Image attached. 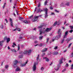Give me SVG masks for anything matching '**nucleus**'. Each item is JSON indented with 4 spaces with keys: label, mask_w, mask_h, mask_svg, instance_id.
Returning a JSON list of instances; mask_svg holds the SVG:
<instances>
[{
    "label": "nucleus",
    "mask_w": 73,
    "mask_h": 73,
    "mask_svg": "<svg viewBox=\"0 0 73 73\" xmlns=\"http://www.w3.org/2000/svg\"><path fill=\"white\" fill-rule=\"evenodd\" d=\"M27 62H26L24 64H21V66H25V65L26 64H27Z\"/></svg>",
    "instance_id": "obj_13"
},
{
    "label": "nucleus",
    "mask_w": 73,
    "mask_h": 73,
    "mask_svg": "<svg viewBox=\"0 0 73 73\" xmlns=\"http://www.w3.org/2000/svg\"><path fill=\"white\" fill-rule=\"evenodd\" d=\"M7 37L5 36L4 38V40H7Z\"/></svg>",
    "instance_id": "obj_40"
},
{
    "label": "nucleus",
    "mask_w": 73,
    "mask_h": 73,
    "mask_svg": "<svg viewBox=\"0 0 73 73\" xmlns=\"http://www.w3.org/2000/svg\"><path fill=\"white\" fill-rule=\"evenodd\" d=\"M54 49H57V46H55L54 48Z\"/></svg>",
    "instance_id": "obj_49"
},
{
    "label": "nucleus",
    "mask_w": 73,
    "mask_h": 73,
    "mask_svg": "<svg viewBox=\"0 0 73 73\" xmlns=\"http://www.w3.org/2000/svg\"><path fill=\"white\" fill-rule=\"evenodd\" d=\"M57 23V21H56L55 23H54L53 25V26H56Z\"/></svg>",
    "instance_id": "obj_29"
},
{
    "label": "nucleus",
    "mask_w": 73,
    "mask_h": 73,
    "mask_svg": "<svg viewBox=\"0 0 73 73\" xmlns=\"http://www.w3.org/2000/svg\"><path fill=\"white\" fill-rule=\"evenodd\" d=\"M52 29V28H47L45 30V31L46 32H49Z\"/></svg>",
    "instance_id": "obj_9"
},
{
    "label": "nucleus",
    "mask_w": 73,
    "mask_h": 73,
    "mask_svg": "<svg viewBox=\"0 0 73 73\" xmlns=\"http://www.w3.org/2000/svg\"><path fill=\"white\" fill-rule=\"evenodd\" d=\"M36 10H37V7H36L35 8L34 13L36 12Z\"/></svg>",
    "instance_id": "obj_39"
},
{
    "label": "nucleus",
    "mask_w": 73,
    "mask_h": 73,
    "mask_svg": "<svg viewBox=\"0 0 73 73\" xmlns=\"http://www.w3.org/2000/svg\"><path fill=\"white\" fill-rule=\"evenodd\" d=\"M28 53V51H26L24 52V54H26Z\"/></svg>",
    "instance_id": "obj_33"
},
{
    "label": "nucleus",
    "mask_w": 73,
    "mask_h": 73,
    "mask_svg": "<svg viewBox=\"0 0 73 73\" xmlns=\"http://www.w3.org/2000/svg\"><path fill=\"white\" fill-rule=\"evenodd\" d=\"M42 27H43V25H41L39 26H38V28L39 29H40V28H42Z\"/></svg>",
    "instance_id": "obj_23"
},
{
    "label": "nucleus",
    "mask_w": 73,
    "mask_h": 73,
    "mask_svg": "<svg viewBox=\"0 0 73 73\" xmlns=\"http://www.w3.org/2000/svg\"><path fill=\"white\" fill-rule=\"evenodd\" d=\"M13 45H15V46L16 45V44H15V42L13 43Z\"/></svg>",
    "instance_id": "obj_62"
},
{
    "label": "nucleus",
    "mask_w": 73,
    "mask_h": 73,
    "mask_svg": "<svg viewBox=\"0 0 73 73\" xmlns=\"http://www.w3.org/2000/svg\"><path fill=\"white\" fill-rule=\"evenodd\" d=\"M6 41L8 43L9 41H10V38H8L6 39Z\"/></svg>",
    "instance_id": "obj_19"
},
{
    "label": "nucleus",
    "mask_w": 73,
    "mask_h": 73,
    "mask_svg": "<svg viewBox=\"0 0 73 73\" xmlns=\"http://www.w3.org/2000/svg\"><path fill=\"white\" fill-rule=\"evenodd\" d=\"M9 21L10 22V25H11V27H13V22H12V19L10 18L9 19Z\"/></svg>",
    "instance_id": "obj_7"
},
{
    "label": "nucleus",
    "mask_w": 73,
    "mask_h": 73,
    "mask_svg": "<svg viewBox=\"0 0 73 73\" xmlns=\"http://www.w3.org/2000/svg\"><path fill=\"white\" fill-rule=\"evenodd\" d=\"M47 3H48V1L46 0L45 1V2L44 3V6H45V5H46Z\"/></svg>",
    "instance_id": "obj_22"
},
{
    "label": "nucleus",
    "mask_w": 73,
    "mask_h": 73,
    "mask_svg": "<svg viewBox=\"0 0 73 73\" xmlns=\"http://www.w3.org/2000/svg\"><path fill=\"white\" fill-rule=\"evenodd\" d=\"M69 27L71 30H73V26H69Z\"/></svg>",
    "instance_id": "obj_26"
},
{
    "label": "nucleus",
    "mask_w": 73,
    "mask_h": 73,
    "mask_svg": "<svg viewBox=\"0 0 73 73\" xmlns=\"http://www.w3.org/2000/svg\"><path fill=\"white\" fill-rule=\"evenodd\" d=\"M7 48H8V50H9L11 49L10 47H9V46H8Z\"/></svg>",
    "instance_id": "obj_59"
},
{
    "label": "nucleus",
    "mask_w": 73,
    "mask_h": 73,
    "mask_svg": "<svg viewBox=\"0 0 73 73\" xmlns=\"http://www.w3.org/2000/svg\"><path fill=\"white\" fill-rule=\"evenodd\" d=\"M49 38H47V41H46V43H48V40H49Z\"/></svg>",
    "instance_id": "obj_54"
},
{
    "label": "nucleus",
    "mask_w": 73,
    "mask_h": 73,
    "mask_svg": "<svg viewBox=\"0 0 73 73\" xmlns=\"http://www.w3.org/2000/svg\"><path fill=\"white\" fill-rule=\"evenodd\" d=\"M66 70V69H64L62 71V72H64Z\"/></svg>",
    "instance_id": "obj_48"
},
{
    "label": "nucleus",
    "mask_w": 73,
    "mask_h": 73,
    "mask_svg": "<svg viewBox=\"0 0 73 73\" xmlns=\"http://www.w3.org/2000/svg\"><path fill=\"white\" fill-rule=\"evenodd\" d=\"M53 54L55 55L57 54H58V52H55Z\"/></svg>",
    "instance_id": "obj_35"
},
{
    "label": "nucleus",
    "mask_w": 73,
    "mask_h": 73,
    "mask_svg": "<svg viewBox=\"0 0 73 73\" xmlns=\"http://www.w3.org/2000/svg\"><path fill=\"white\" fill-rule=\"evenodd\" d=\"M23 55H21V56H19V58H23Z\"/></svg>",
    "instance_id": "obj_34"
},
{
    "label": "nucleus",
    "mask_w": 73,
    "mask_h": 73,
    "mask_svg": "<svg viewBox=\"0 0 73 73\" xmlns=\"http://www.w3.org/2000/svg\"><path fill=\"white\" fill-rule=\"evenodd\" d=\"M41 7V3H39L38 4V6L37 7L38 8H40Z\"/></svg>",
    "instance_id": "obj_20"
},
{
    "label": "nucleus",
    "mask_w": 73,
    "mask_h": 73,
    "mask_svg": "<svg viewBox=\"0 0 73 73\" xmlns=\"http://www.w3.org/2000/svg\"><path fill=\"white\" fill-rule=\"evenodd\" d=\"M0 28H1V29H3L4 28V27L3 26V25L1 24V25L0 26Z\"/></svg>",
    "instance_id": "obj_21"
},
{
    "label": "nucleus",
    "mask_w": 73,
    "mask_h": 73,
    "mask_svg": "<svg viewBox=\"0 0 73 73\" xmlns=\"http://www.w3.org/2000/svg\"><path fill=\"white\" fill-rule=\"evenodd\" d=\"M45 53L42 54V57H43L44 56V55H45Z\"/></svg>",
    "instance_id": "obj_45"
},
{
    "label": "nucleus",
    "mask_w": 73,
    "mask_h": 73,
    "mask_svg": "<svg viewBox=\"0 0 73 73\" xmlns=\"http://www.w3.org/2000/svg\"><path fill=\"white\" fill-rule=\"evenodd\" d=\"M73 69V66H72L71 68V69Z\"/></svg>",
    "instance_id": "obj_64"
},
{
    "label": "nucleus",
    "mask_w": 73,
    "mask_h": 73,
    "mask_svg": "<svg viewBox=\"0 0 73 73\" xmlns=\"http://www.w3.org/2000/svg\"><path fill=\"white\" fill-rule=\"evenodd\" d=\"M59 69V68L58 67L57 69H55V70H58Z\"/></svg>",
    "instance_id": "obj_57"
},
{
    "label": "nucleus",
    "mask_w": 73,
    "mask_h": 73,
    "mask_svg": "<svg viewBox=\"0 0 73 73\" xmlns=\"http://www.w3.org/2000/svg\"><path fill=\"white\" fill-rule=\"evenodd\" d=\"M19 39H22V38H23V37H19Z\"/></svg>",
    "instance_id": "obj_61"
},
{
    "label": "nucleus",
    "mask_w": 73,
    "mask_h": 73,
    "mask_svg": "<svg viewBox=\"0 0 73 73\" xmlns=\"http://www.w3.org/2000/svg\"><path fill=\"white\" fill-rule=\"evenodd\" d=\"M29 21H27V20H23L22 21L23 23H24L25 24H28V23H29Z\"/></svg>",
    "instance_id": "obj_10"
},
{
    "label": "nucleus",
    "mask_w": 73,
    "mask_h": 73,
    "mask_svg": "<svg viewBox=\"0 0 73 73\" xmlns=\"http://www.w3.org/2000/svg\"><path fill=\"white\" fill-rule=\"evenodd\" d=\"M34 42H35V44H36V43H37V41H35Z\"/></svg>",
    "instance_id": "obj_60"
},
{
    "label": "nucleus",
    "mask_w": 73,
    "mask_h": 73,
    "mask_svg": "<svg viewBox=\"0 0 73 73\" xmlns=\"http://www.w3.org/2000/svg\"><path fill=\"white\" fill-rule=\"evenodd\" d=\"M63 59V58H61L60 60H59V64H62V60Z\"/></svg>",
    "instance_id": "obj_12"
},
{
    "label": "nucleus",
    "mask_w": 73,
    "mask_h": 73,
    "mask_svg": "<svg viewBox=\"0 0 73 73\" xmlns=\"http://www.w3.org/2000/svg\"><path fill=\"white\" fill-rule=\"evenodd\" d=\"M33 68V71H35V70H36V64H34Z\"/></svg>",
    "instance_id": "obj_8"
},
{
    "label": "nucleus",
    "mask_w": 73,
    "mask_h": 73,
    "mask_svg": "<svg viewBox=\"0 0 73 73\" xmlns=\"http://www.w3.org/2000/svg\"><path fill=\"white\" fill-rule=\"evenodd\" d=\"M16 71H20V69L19 67H17L16 69L15 70Z\"/></svg>",
    "instance_id": "obj_18"
},
{
    "label": "nucleus",
    "mask_w": 73,
    "mask_h": 73,
    "mask_svg": "<svg viewBox=\"0 0 73 73\" xmlns=\"http://www.w3.org/2000/svg\"><path fill=\"white\" fill-rule=\"evenodd\" d=\"M5 21H6V22L7 23H8V21L7 20V19H5Z\"/></svg>",
    "instance_id": "obj_52"
},
{
    "label": "nucleus",
    "mask_w": 73,
    "mask_h": 73,
    "mask_svg": "<svg viewBox=\"0 0 73 73\" xmlns=\"http://www.w3.org/2000/svg\"><path fill=\"white\" fill-rule=\"evenodd\" d=\"M63 4H61L60 5V7H62V5H63Z\"/></svg>",
    "instance_id": "obj_63"
},
{
    "label": "nucleus",
    "mask_w": 73,
    "mask_h": 73,
    "mask_svg": "<svg viewBox=\"0 0 73 73\" xmlns=\"http://www.w3.org/2000/svg\"><path fill=\"white\" fill-rule=\"evenodd\" d=\"M42 46V43H40V44H39V46Z\"/></svg>",
    "instance_id": "obj_44"
},
{
    "label": "nucleus",
    "mask_w": 73,
    "mask_h": 73,
    "mask_svg": "<svg viewBox=\"0 0 73 73\" xmlns=\"http://www.w3.org/2000/svg\"><path fill=\"white\" fill-rule=\"evenodd\" d=\"M50 9H51V10L53 9V7H50Z\"/></svg>",
    "instance_id": "obj_50"
},
{
    "label": "nucleus",
    "mask_w": 73,
    "mask_h": 73,
    "mask_svg": "<svg viewBox=\"0 0 73 73\" xmlns=\"http://www.w3.org/2000/svg\"><path fill=\"white\" fill-rule=\"evenodd\" d=\"M60 37H61V35H59L58 36H56L55 38L54 39H53L52 40V41L53 42L55 40H58V38H60Z\"/></svg>",
    "instance_id": "obj_4"
},
{
    "label": "nucleus",
    "mask_w": 73,
    "mask_h": 73,
    "mask_svg": "<svg viewBox=\"0 0 73 73\" xmlns=\"http://www.w3.org/2000/svg\"><path fill=\"white\" fill-rule=\"evenodd\" d=\"M42 37H43V36H40L39 37V38L40 40H41L42 39Z\"/></svg>",
    "instance_id": "obj_30"
},
{
    "label": "nucleus",
    "mask_w": 73,
    "mask_h": 73,
    "mask_svg": "<svg viewBox=\"0 0 73 73\" xmlns=\"http://www.w3.org/2000/svg\"><path fill=\"white\" fill-rule=\"evenodd\" d=\"M39 32H40V33H39V35H41V34H42V33H45V32H46L45 31H45H42V29H40V30Z\"/></svg>",
    "instance_id": "obj_5"
},
{
    "label": "nucleus",
    "mask_w": 73,
    "mask_h": 73,
    "mask_svg": "<svg viewBox=\"0 0 73 73\" xmlns=\"http://www.w3.org/2000/svg\"><path fill=\"white\" fill-rule=\"evenodd\" d=\"M17 63H18V61L17 60H15L13 62V66L14 68H16V65H17Z\"/></svg>",
    "instance_id": "obj_2"
},
{
    "label": "nucleus",
    "mask_w": 73,
    "mask_h": 73,
    "mask_svg": "<svg viewBox=\"0 0 73 73\" xmlns=\"http://www.w3.org/2000/svg\"><path fill=\"white\" fill-rule=\"evenodd\" d=\"M43 59H45L46 61L47 62H48V61H49V59H48V58H47L46 57L44 58Z\"/></svg>",
    "instance_id": "obj_15"
},
{
    "label": "nucleus",
    "mask_w": 73,
    "mask_h": 73,
    "mask_svg": "<svg viewBox=\"0 0 73 73\" xmlns=\"http://www.w3.org/2000/svg\"><path fill=\"white\" fill-rule=\"evenodd\" d=\"M65 41V39L64 38H63L62 40V42H61V43L62 44L63 42H64V41Z\"/></svg>",
    "instance_id": "obj_25"
},
{
    "label": "nucleus",
    "mask_w": 73,
    "mask_h": 73,
    "mask_svg": "<svg viewBox=\"0 0 73 73\" xmlns=\"http://www.w3.org/2000/svg\"><path fill=\"white\" fill-rule=\"evenodd\" d=\"M5 68L6 69H7V68H8V65H6L5 66Z\"/></svg>",
    "instance_id": "obj_38"
},
{
    "label": "nucleus",
    "mask_w": 73,
    "mask_h": 73,
    "mask_svg": "<svg viewBox=\"0 0 73 73\" xmlns=\"http://www.w3.org/2000/svg\"><path fill=\"white\" fill-rule=\"evenodd\" d=\"M20 49V46H18V50H19Z\"/></svg>",
    "instance_id": "obj_53"
},
{
    "label": "nucleus",
    "mask_w": 73,
    "mask_h": 73,
    "mask_svg": "<svg viewBox=\"0 0 73 73\" xmlns=\"http://www.w3.org/2000/svg\"><path fill=\"white\" fill-rule=\"evenodd\" d=\"M61 29H59L58 30V34H60V35H61Z\"/></svg>",
    "instance_id": "obj_16"
},
{
    "label": "nucleus",
    "mask_w": 73,
    "mask_h": 73,
    "mask_svg": "<svg viewBox=\"0 0 73 73\" xmlns=\"http://www.w3.org/2000/svg\"><path fill=\"white\" fill-rule=\"evenodd\" d=\"M11 51H12V52H16V50H15L13 49H11Z\"/></svg>",
    "instance_id": "obj_27"
},
{
    "label": "nucleus",
    "mask_w": 73,
    "mask_h": 73,
    "mask_svg": "<svg viewBox=\"0 0 73 73\" xmlns=\"http://www.w3.org/2000/svg\"><path fill=\"white\" fill-rule=\"evenodd\" d=\"M6 4V3H4V5H3V9H4L5 7V5Z\"/></svg>",
    "instance_id": "obj_37"
},
{
    "label": "nucleus",
    "mask_w": 73,
    "mask_h": 73,
    "mask_svg": "<svg viewBox=\"0 0 73 73\" xmlns=\"http://www.w3.org/2000/svg\"><path fill=\"white\" fill-rule=\"evenodd\" d=\"M38 58H39V57H37L36 58V60L37 61H38Z\"/></svg>",
    "instance_id": "obj_55"
},
{
    "label": "nucleus",
    "mask_w": 73,
    "mask_h": 73,
    "mask_svg": "<svg viewBox=\"0 0 73 73\" xmlns=\"http://www.w3.org/2000/svg\"><path fill=\"white\" fill-rule=\"evenodd\" d=\"M72 43H71L70 44H69L68 46V48H70V46L71 45H72Z\"/></svg>",
    "instance_id": "obj_36"
},
{
    "label": "nucleus",
    "mask_w": 73,
    "mask_h": 73,
    "mask_svg": "<svg viewBox=\"0 0 73 73\" xmlns=\"http://www.w3.org/2000/svg\"><path fill=\"white\" fill-rule=\"evenodd\" d=\"M43 11L42 10L40 9V8H37V10H36L37 13H38V12H40L41 13V12H43Z\"/></svg>",
    "instance_id": "obj_6"
},
{
    "label": "nucleus",
    "mask_w": 73,
    "mask_h": 73,
    "mask_svg": "<svg viewBox=\"0 0 73 73\" xmlns=\"http://www.w3.org/2000/svg\"><path fill=\"white\" fill-rule=\"evenodd\" d=\"M17 31H20V29L19 28H17Z\"/></svg>",
    "instance_id": "obj_42"
},
{
    "label": "nucleus",
    "mask_w": 73,
    "mask_h": 73,
    "mask_svg": "<svg viewBox=\"0 0 73 73\" xmlns=\"http://www.w3.org/2000/svg\"><path fill=\"white\" fill-rule=\"evenodd\" d=\"M66 37H67V35H65L64 36V37L63 38H66Z\"/></svg>",
    "instance_id": "obj_41"
},
{
    "label": "nucleus",
    "mask_w": 73,
    "mask_h": 73,
    "mask_svg": "<svg viewBox=\"0 0 73 73\" xmlns=\"http://www.w3.org/2000/svg\"><path fill=\"white\" fill-rule=\"evenodd\" d=\"M44 68L43 67H42L40 68V70H41L43 71L44 70Z\"/></svg>",
    "instance_id": "obj_31"
},
{
    "label": "nucleus",
    "mask_w": 73,
    "mask_h": 73,
    "mask_svg": "<svg viewBox=\"0 0 73 73\" xmlns=\"http://www.w3.org/2000/svg\"><path fill=\"white\" fill-rule=\"evenodd\" d=\"M38 17H39V16L35 17V18H33L32 19V21H33V22H35V21H37Z\"/></svg>",
    "instance_id": "obj_3"
},
{
    "label": "nucleus",
    "mask_w": 73,
    "mask_h": 73,
    "mask_svg": "<svg viewBox=\"0 0 73 73\" xmlns=\"http://www.w3.org/2000/svg\"><path fill=\"white\" fill-rule=\"evenodd\" d=\"M66 41H70V40H69V39H67L66 40Z\"/></svg>",
    "instance_id": "obj_58"
},
{
    "label": "nucleus",
    "mask_w": 73,
    "mask_h": 73,
    "mask_svg": "<svg viewBox=\"0 0 73 73\" xmlns=\"http://www.w3.org/2000/svg\"><path fill=\"white\" fill-rule=\"evenodd\" d=\"M73 30H71L70 31V33H72V32H73Z\"/></svg>",
    "instance_id": "obj_47"
},
{
    "label": "nucleus",
    "mask_w": 73,
    "mask_h": 73,
    "mask_svg": "<svg viewBox=\"0 0 73 73\" xmlns=\"http://www.w3.org/2000/svg\"><path fill=\"white\" fill-rule=\"evenodd\" d=\"M27 53L28 55H29L31 53V50H29Z\"/></svg>",
    "instance_id": "obj_17"
},
{
    "label": "nucleus",
    "mask_w": 73,
    "mask_h": 73,
    "mask_svg": "<svg viewBox=\"0 0 73 73\" xmlns=\"http://www.w3.org/2000/svg\"><path fill=\"white\" fill-rule=\"evenodd\" d=\"M5 41L4 40H2V41L0 42V46H3V42H4Z\"/></svg>",
    "instance_id": "obj_14"
},
{
    "label": "nucleus",
    "mask_w": 73,
    "mask_h": 73,
    "mask_svg": "<svg viewBox=\"0 0 73 73\" xmlns=\"http://www.w3.org/2000/svg\"><path fill=\"white\" fill-rule=\"evenodd\" d=\"M55 11L56 12H57V13H58V12H59V11H58L57 10H55Z\"/></svg>",
    "instance_id": "obj_51"
},
{
    "label": "nucleus",
    "mask_w": 73,
    "mask_h": 73,
    "mask_svg": "<svg viewBox=\"0 0 73 73\" xmlns=\"http://www.w3.org/2000/svg\"><path fill=\"white\" fill-rule=\"evenodd\" d=\"M67 6H69V2H67L65 4Z\"/></svg>",
    "instance_id": "obj_24"
},
{
    "label": "nucleus",
    "mask_w": 73,
    "mask_h": 73,
    "mask_svg": "<svg viewBox=\"0 0 73 73\" xmlns=\"http://www.w3.org/2000/svg\"><path fill=\"white\" fill-rule=\"evenodd\" d=\"M33 15L31 16L30 17V19H32L33 18Z\"/></svg>",
    "instance_id": "obj_46"
},
{
    "label": "nucleus",
    "mask_w": 73,
    "mask_h": 73,
    "mask_svg": "<svg viewBox=\"0 0 73 73\" xmlns=\"http://www.w3.org/2000/svg\"><path fill=\"white\" fill-rule=\"evenodd\" d=\"M55 15L54 13L52 12L50 14L51 15Z\"/></svg>",
    "instance_id": "obj_43"
},
{
    "label": "nucleus",
    "mask_w": 73,
    "mask_h": 73,
    "mask_svg": "<svg viewBox=\"0 0 73 73\" xmlns=\"http://www.w3.org/2000/svg\"><path fill=\"white\" fill-rule=\"evenodd\" d=\"M43 10L44 11H45V14H44V17L46 19V18H47L48 17V10L47 8H46L44 9H43Z\"/></svg>",
    "instance_id": "obj_1"
},
{
    "label": "nucleus",
    "mask_w": 73,
    "mask_h": 73,
    "mask_svg": "<svg viewBox=\"0 0 73 73\" xmlns=\"http://www.w3.org/2000/svg\"><path fill=\"white\" fill-rule=\"evenodd\" d=\"M47 50H48V48H45L43 49L41 51V52H46V51H47Z\"/></svg>",
    "instance_id": "obj_11"
},
{
    "label": "nucleus",
    "mask_w": 73,
    "mask_h": 73,
    "mask_svg": "<svg viewBox=\"0 0 73 73\" xmlns=\"http://www.w3.org/2000/svg\"><path fill=\"white\" fill-rule=\"evenodd\" d=\"M68 31H66L65 32L64 35H66L67 36L68 35Z\"/></svg>",
    "instance_id": "obj_28"
},
{
    "label": "nucleus",
    "mask_w": 73,
    "mask_h": 73,
    "mask_svg": "<svg viewBox=\"0 0 73 73\" xmlns=\"http://www.w3.org/2000/svg\"><path fill=\"white\" fill-rule=\"evenodd\" d=\"M66 66H67V67H68V64L66 63Z\"/></svg>",
    "instance_id": "obj_56"
},
{
    "label": "nucleus",
    "mask_w": 73,
    "mask_h": 73,
    "mask_svg": "<svg viewBox=\"0 0 73 73\" xmlns=\"http://www.w3.org/2000/svg\"><path fill=\"white\" fill-rule=\"evenodd\" d=\"M70 57H73V53H71V54L70 55Z\"/></svg>",
    "instance_id": "obj_32"
}]
</instances>
